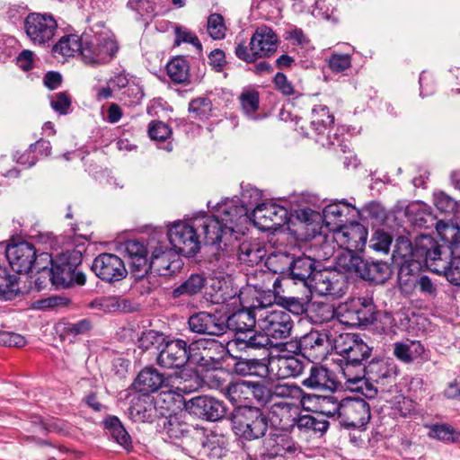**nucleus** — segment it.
<instances>
[{"label": "nucleus", "instance_id": "nucleus-27", "mask_svg": "<svg viewBox=\"0 0 460 460\" xmlns=\"http://www.w3.org/2000/svg\"><path fill=\"white\" fill-rule=\"evenodd\" d=\"M348 323L351 325H367L375 320V305L371 299L358 297L341 308Z\"/></svg>", "mask_w": 460, "mask_h": 460}, {"label": "nucleus", "instance_id": "nucleus-9", "mask_svg": "<svg viewBox=\"0 0 460 460\" xmlns=\"http://www.w3.org/2000/svg\"><path fill=\"white\" fill-rule=\"evenodd\" d=\"M170 244L183 256L193 257L200 249L201 235L197 233L195 217L190 222H177L167 232Z\"/></svg>", "mask_w": 460, "mask_h": 460}, {"label": "nucleus", "instance_id": "nucleus-13", "mask_svg": "<svg viewBox=\"0 0 460 460\" xmlns=\"http://www.w3.org/2000/svg\"><path fill=\"white\" fill-rule=\"evenodd\" d=\"M151 257L149 267L151 271L158 275L169 276L177 272L181 265V260L178 251L169 248L168 245L158 241L155 244H151Z\"/></svg>", "mask_w": 460, "mask_h": 460}, {"label": "nucleus", "instance_id": "nucleus-62", "mask_svg": "<svg viewBox=\"0 0 460 460\" xmlns=\"http://www.w3.org/2000/svg\"><path fill=\"white\" fill-rule=\"evenodd\" d=\"M143 95L141 87L137 84H132L121 93L119 101L125 105L134 106L141 102Z\"/></svg>", "mask_w": 460, "mask_h": 460}, {"label": "nucleus", "instance_id": "nucleus-58", "mask_svg": "<svg viewBox=\"0 0 460 460\" xmlns=\"http://www.w3.org/2000/svg\"><path fill=\"white\" fill-rule=\"evenodd\" d=\"M92 325L89 320L83 319L76 323H66L62 326L61 335L67 338H75L90 331Z\"/></svg>", "mask_w": 460, "mask_h": 460}, {"label": "nucleus", "instance_id": "nucleus-33", "mask_svg": "<svg viewBox=\"0 0 460 460\" xmlns=\"http://www.w3.org/2000/svg\"><path fill=\"white\" fill-rule=\"evenodd\" d=\"M410 265L402 264L398 272L399 283L402 288L408 285V282L419 288L420 292L426 296L434 297L437 295V286L432 282L430 278L426 275L420 277H414L410 274Z\"/></svg>", "mask_w": 460, "mask_h": 460}, {"label": "nucleus", "instance_id": "nucleus-50", "mask_svg": "<svg viewBox=\"0 0 460 460\" xmlns=\"http://www.w3.org/2000/svg\"><path fill=\"white\" fill-rule=\"evenodd\" d=\"M264 365L260 359H249L243 358H237L234 364V371L239 376H257L259 370L262 368Z\"/></svg>", "mask_w": 460, "mask_h": 460}, {"label": "nucleus", "instance_id": "nucleus-21", "mask_svg": "<svg viewBox=\"0 0 460 460\" xmlns=\"http://www.w3.org/2000/svg\"><path fill=\"white\" fill-rule=\"evenodd\" d=\"M263 456L269 458L278 456H295L301 453L300 445L294 440L290 434L277 430L270 432L263 439Z\"/></svg>", "mask_w": 460, "mask_h": 460}, {"label": "nucleus", "instance_id": "nucleus-32", "mask_svg": "<svg viewBox=\"0 0 460 460\" xmlns=\"http://www.w3.org/2000/svg\"><path fill=\"white\" fill-rule=\"evenodd\" d=\"M271 368H277L279 378H288L299 376L304 369L303 362L294 355L277 354L271 355L270 359Z\"/></svg>", "mask_w": 460, "mask_h": 460}, {"label": "nucleus", "instance_id": "nucleus-40", "mask_svg": "<svg viewBox=\"0 0 460 460\" xmlns=\"http://www.w3.org/2000/svg\"><path fill=\"white\" fill-rule=\"evenodd\" d=\"M202 454L211 459L222 458L226 453V440L223 437L209 433L201 439Z\"/></svg>", "mask_w": 460, "mask_h": 460}, {"label": "nucleus", "instance_id": "nucleus-63", "mask_svg": "<svg viewBox=\"0 0 460 460\" xmlns=\"http://www.w3.org/2000/svg\"><path fill=\"white\" fill-rule=\"evenodd\" d=\"M171 134L172 129L163 121L154 120L148 126V135L154 140L164 141Z\"/></svg>", "mask_w": 460, "mask_h": 460}, {"label": "nucleus", "instance_id": "nucleus-54", "mask_svg": "<svg viewBox=\"0 0 460 460\" xmlns=\"http://www.w3.org/2000/svg\"><path fill=\"white\" fill-rule=\"evenodd\" d=\"M276 299L277 305L294 314L299 315L305 311V302L303 298L279 295Z\"/></svg>", "mask_w": 460, "mask_h": 460}, {"label": "nucleus", "instance_id": "nucleus-52", "mask_svg": "<svg viewBox=\"0 0 460 460\" xmlns=\"http://www.w3.org/2000/svg\"><path fill=\"white\" fill-rule=\"evenodd\" d=\"M211 111V101L206 97L196 98L189 104V111L194 119H203L208 118Z\"/></svg>", "mask_w": 460, "mask_h": 460}, {"label": "nucleus", "instance_id": "nucleus-16", "mask_svg": "<svg viewBox=\"0 0 460 460\" xmlns=\"http://www.w3.org/2000/svg\"><path fill=\"white\" fill-rule=\"evenodd\" d=\"M348 270L361 279L382 284L391 276L390 265L383 261L365 260L359 256H350Z\"/></svg>", "mask_w": 460, "mask_h": 460}, {"label": "nucleus", "instance_id": "nucleus-60", "mask_svg": "<svg viewBox=\"0 0 460 460\" xmlns=\"http://www.w3.org/2000/svg\"><path fill=\"white\" fill-rule=\"evenodd\" d=\"M165 342L164 334L154 330L144 332L138 340L139 347L143 349H148L152 347L159 349Z\"/></svg>", "mask_w": 460, "mask_h": 460}, {"label": "nucleus", "instance_id": "nucleus-55", "mask_svg": "<svg viewBox=\"0 0 460 460\" xmlns=\"http://www.w3.org/2000/svg\"><path fill=\"white\" fill-rule=\"evenodd\" d=\"M251 402L254 399L261 406H265L272 399L271 390L261 382L250 381Z\"/></svg>", "mask_w": 460, "mask_h": 460}, {"label": "nucleus", "instance_id": "nucleus-48", "mask_svg": "<svg viewBox=\"0 0 460 460\" xmlns=\"http://www.w3.org/2000/svg\"><path fill=\"white\" fill-rule=\"evenodd\" d=\"M310 317L315 323H327L335 315L334 306L329 303L314 302L309 309Z\"/></svg>", "mask_w": 460, "mask_h": 460}, {"label": "nucleus", "instance_id": "nucleus-59", "mask_svg": "<svg viewBox=\"0 0 460 460\" xmlns=\"http://www.w3.org/2000/svg\"><path fill=\"white\" fill-rule=\"evenodd\" d=\"M240 102L243 112L248 117L254 119L253 115L259 108V93L256 91L243 92L240 95Z\"/></svg>", "mask_w": 460, "mask_h": 460}, {"label": "nucleus", "instance_id": "nucleus-8", "mask_svg": "<svg viewBox=\"0 0 460 460\" xmlns=\"http://www.w3.org/2000/svg\"><path fill=\"white\" fill-rule=\"evenodd\" d=\"M208 344L217 345V342L214 340H199L188 346L181 339L167 341L157 357V364L164 368H181L188 360L196 357L197 349H203L206 351Z\"/></svg>", "mask_w": 460, "mask_h": 460}, {"label": "nucleus", "instance_id": "nucleus-42", "mask_svg": "<svg viewBox=\"0 0 460 460\" xmlns=\"http://www.w3.org/2000/svg\"><path fill=\"white\" fill-rule=\"evenodd\" d=\"M83 47V34L79 37L75 34L63 36L53 48V53H58L65 57H73L75 53L81 55Z\"/></svg>", "mask_w": 460, "mask_h": 460}, {"label": "nucleus", "instance_id": "nucleus-6", "mask_svg": "<svg viewBox=\"0 0 460 460\" xmlns=\"http://www.w3.org/2000/svg\"><path fill=\"white\" fill-rule=\"evenodd\" d=\"M118 49L117 41L107 33H83L81 58L87 66H98L110 63Z\"/></svg>", "mask_w": 460, "mask_h": 460}, {"label": "nucleus", "instance_id": "nucleus-23", "mask_svg": "<svg viewBox=\"0 0 460 460\" xmlns=\"http://www.w3.org/2000/svg\"><path fill=\"white\" fill-rule=\"evenodd\" d=\"M334 337L330 332H320L318 331H312L304 335L300 339L303 356L312 361L323 359L330 347H333L332 339Z\"/></svg>", "mask_w": 460, "mask_h": 460}, {"label": "nucleus", "instance_id": "nucleus-31", "mask_svg": "<svg viewBox=\"0 0 460 460\" xmlns=\"http://www.w3.org/2000/svg\"><path fill=\"white\" fill-rule=\"evenodd\" d=\"M316 270L315 261L310 256H298L289 262L288 275L296 283L300 282L309 288Z\"/></svg>", "mask_w": 460, "mask_h": 460}, {"label": "nucleus", "instance_id": "nucleus-24", "mask_svg": "<svg viewBox=\"0 0 460 460\" xmlns=\"http://www.w3.org/2000/svg\"><path fill=\"white\" fill-rule=\"evenodd\" d=\"M190 331L202 335L220 336L226 333L224 316L219 314L201 311L193 314L188 320Z\"/></svg>", "mask_w": 460, "mask_h": 460}, {"label": "nucleus", "instance_id": "nucleus-30", "mask_svg": "<svg viewBox=\"0 0 460 460\" xmlns=\"http://www.w3.org/2000/svg\"><path fill=\"white\" fill-rule=\"evenodd\" d=\"M278 38L275 32L267 26L258 27L253 33L250 45L255 50L258 58L270 57L277 49Z\"/></svg>", "mask_w": 460, "mask_h": 460}, {"label": "nucleus", "instance_id": "nucleus-36", "mask_svg": "<svg viewBox=\"0 0 460 460\" xmlns=\"http://www.w3.org/2000/svg\"><path fill=\"white\" fill-rule=\"evenodd\" d=\"M393 354L400 361L409 364L419 358H423L425 348L419 341L395 342Z\"/></svg>", "mask_w": 460, "mask_h": 460}, {"label": "nucleus", "instance_id": "nucleus-25", "mask_svg": "<svg viewBox=\"0 0 460 460\" xmlns=\"http://www.w3.org/2000/svg\"><path fill=\"white\" fill-rule=\"evenodd\" d=\"M333 239L349 251L362 250L367 243V230L358 222H349L333 232Z\"/></svg>", "mask_w": 460, "mask_h": 460}, {"label": "nucleus", "instance_id": "nucleus-53", "mask_svg": "<svg viewBox=\"0 0 460 460\" xmlns=\"http://www.w3.org/2000/svg\"><path fill=\"white\" fill-rule=\"evenodd\" d=\"M328 382V371L323 367H312L310 375L303 381V385L309 388L326 386Z\"/></svg>", "mask_w": 460, "mask_h": 460}, {"label": "nucleus", "instance_id": "nucleus-11", "mask_svg": "<svg viewBox=\"0 0 460 460\" xmlns=\"http://www.w3.org/2000/svg\"><path fill=\"white\" fill-rule=\"evenodd\" d=\"M23 28L34 46L46 47L57 32L58 22L50 13H31L24 19Z\"/></svg>", "mask_w": 460, "mask_h": 460}, {"label": "nucleus", "instance_id": "nucleus-7", "mask_svg": "<svg viewBox=\"0 0 460 460\" xmlns=\"http://www.w3.org/2000/svg\"><path fill=\"white\" fill-rule=\"evenodd\" d=\"M5 254L13 270L20 274L40 272L47 270L50 262L49 252L37 254L35 247L27 242L8 246Z\"/></svg>", "mask_w": 460, "mask_h": 460}, {"label": "nucleus", "instance_id": "nucleus-10", "mask_svg": "<svg viewBox=\"0 0 460 460\" xmlns=\"http://www.w3.org/2000/svg\"><path fill=\"white\" fill-rule=\"evenodd\" d=\"M273 408L274 412L277 410L279 411L282 416L281 421H283L284 418L290 420V423L287 421L284 425L291 428L296 427L300 431L323 435L327 431L330 425L329 421L320 418L319 415L317 417L308 414L301 415L299 408L293 403L286 402H275Z\"/></svg>", "mask_w": 460, "mask_h": 460}, {"label": "nucleus", "instance_id": "nucleus-2", "mask_svg": "<svg viewBox=\"0 0 460 460\" xmlns=\"http://www.w3.org/2000/svg\"><path fill=\"white\" fill-rule=\"evenodd\" d=\"M332 343L336 353L341 358V376H351L355 371L361 373L364 364L371 356L372 348L358 334L349 332L335 335Z\"/></svg>", "mask_w": 460, "mask_h": 460}, {"label": "nucleus", "instance_id": "nucleus-29", "mask_svg": "<svg viewBox=\"0 0 460 460\" xmlns=\"http://www.w3.org/2000/svg\"><path fill=\"white\" fill-rule=\"evenodd\" d=\"M354 210V207L344 201L331 203L323 210V222L333 233L348 223V217Z\"/></svg>", "mask_w": 460, "mask_h": 460}, {"label": "nucleus", "instance_id": "nucleus-51", "mask_svg": "<svg viewBox=\"0 0 460 460\" xmlns=\"http://www.w3.org/2000/svg\"><path fill=\"white\" fill-rule=\"evenodd\" d=\"M207 31L213 40H222L226 37V27L220 13H211L208 17Z\"/></svg>", "mask_w": 460, "mask_h": 460}, {"label": "nucleus", "instance_id": "nucleus-64", "mask_svg": "<svg viewBox=\"0 0 460 460\" xmlns=\"http://www.w3.org/2000/svg\"><path fill=\"white\" fill-rule=\"evenodd\" d=\"M329 68L334 73H341L351 66V57L349 54L333 53L328 59Z\"/></svg>", "mask_w": 460, "mask_h": 460}, {"label": "nucleus", "instance_id": "nucleus-57", "mask_svg": "<svg viewBox=\"0 0 460 460\" xmlns=\"http://www.w3.org/2000/svg\"><path fill=\"white\" fill-rule=\"evenodd\" d=\"M429 436L443 441L459 442L460 432L449 425H435L429 432Z\"/></svg>", "mask_w": 460, "mask_h": 460}, {"label": "nucleus", "instance_id": "nucleus-18", "mask_svg": "<svg viewBox=\"0 0 460 460\" xmlns=\"http://www.w3.org/2000/svg\"><path fill=\"white\" fill-rule=\"evenodd\" d=\"M179 376L169 375L164 376L154 367H146L137 376L133 386L134 389L143 394L157 392L161 388H167V392H172L175 381Z\"/></svg>", "mask_w": 460, "mask_h": 460}, {"label": "nucleus", "instance_id": "nucleus-45", "mask_svg": "<svg viewBox=\"0 0 460 460\" xmlns=\"http://www.w3.org/2000/svg\"><path fill=\"white\" fill-rule=\"evenodd\" d=\"M266 254L264 249L257 243H243L239 245L238 260L247 265L258 264Z\"/></svg>", "mask_w": 460, "mask_h": 460}, {"label": "nucleus", "instance_id": "nucleus-5", "mask_svg": "<svg viewBox=\"0 0 460 460\" xmlns=\"http://www.w3.org/2000/svg\"><path fill=\"white\" fill-rule=\"evenodd\" d=\"M230 420L234 433L245 440L259 439L268 430V418L258 407H235Z\"/></svg>", "mask_w": 460, "mask_h": 460}, {"label": "nucleus", "instance_id": "nucleus-47", "mask_svg": "<svg viewBox=\"0 0 460 460\" xmlns=\"http://www.w3.org/2000/svg\"><path fill=\"white\" fill-rule=\"evenodd\" d=\"M189 64L183 58H175L167 65V74L175 83H184L189 78Z\"/></svg>", "mask_w": 460, "mask_h": 460}, {"label": "nucleus", "instance_id": "nucleus-17", "mask_svg": "<svg viewBox=\"0 0 460 460\" xmlns=\"http://www.w3.org/2000/svg\"><path fill=\"white\" fill-rule=\"evenodd\" d=\"M370 406L363 399L345 398L342 400L338 420L345 428H361L370 420Z\"/></svg>", "mask_w": 460, "mask_h": 460}, {"label": "nucleus", "instance_id": "nucleus-35", "mask_svg": "<svg viewBox=\"0 0 460 460\" xmlns=\"http://www.w3.org/2000/svg\"><path fill=\"white\" fill-rule=\"evenodd\" d=\"M259 314L255 313L251 307L249 310H239L227 318L224 316V323L226 326V332L230 330L234 333L239 332H244L245 330H251L254 328L257 323L256 317Z\"/></svg>", "mask_w": 460, "mask_h": 460}, {"label": "nucleus", "instance_id": "nucleus-37", "mask_svg": "<svg viewBox=\"0 0 460 460\" xmlns=\"http://www.w3.org/2000/svg\"><path fill=\"white\" fill-rule=\"evenodd\" d=\"M223 391L225 396L236 407L250 406L252 402L250 381L230 383Z\"/></svg>", "mask_w": 460, "mask_h": 460}, {"label": "nucleus", "instance_id": "nucleus-19", "mask_svg": "<svg viewBox=\"0 0 460 460\" xmlns=\"http://www.w3.org/2000/svg\"><path fill=\"white\" fill-rule=\"evenodd\" d=\"M309 288L320 296L337 298L345 293L346 281L336 270H318L312 278Z\"/></svg>", "mask_w": 460, "mask_h": 460}, {"label": "nucleus", "instance_id": "nucleus-3", "mask_svg": "<svg viewBox=\"0 0 460 460\" xmlns=\"http://www.w3.org/2000/svg\"><path fill=\"white\" fill-rule=\"evenodd\" d=\"M220 210L221 204H218L217 215L195 217V226L197 233L201 235V243L220 246V243H224V245L227 246L235 228L241 225L239 222L228 221L231 216L226 217Z\"/></svg>", "mask_w": 460, "mask_h": 460}, {"label": "nucleus", "instance_id": "nucleus-26", "mask_svg": "<svg viewBox=\"0 0 460 460\" xmlns=\"http://www.w3.org/2000/svg\"><path fill=\"white\" fill-rule=\"evenodd\" d=\"M272 345L273 341H270L261 329L255 330L254 328L235 333L227 343L229 351L270 349Z\"/></svg>", "mask_w": 460, "mask_h": 460}, {"label": "nucleus", "instance_id": "nucleus-38", "mask_svg": "<svg viewBox=\"0 0 460 460\" xmlns=\"http://www.w3.org/2000/svg\"><path fill=\"white\" fill-rule=\"evenodd\" d=\"M164 432L172 439H180L188 436L192 431L199 430L192 425L187 423L181 415H170L163 424Z\"/></svg>", "mask_w": 460, "mask_h": 460}, {"label": "nucleus", "instance_id": "nucleus-12", "mask_svg": "<svg viewBox=\"0 0 460 460\" xmlns=\"http://www.w3.org/2000/svg\"><path fill=\"white\" fill-rule=\"evenodd\" d=\"M257 324L270 341L289 337L293 328L290 314L282 310H272L260 314Z\"/></svg>", "mask_w": 460, "mask_h": 460}, {"label": "nucleus", "instance_id": "nucleus-56", "mask_svg": "<svg viewBox=\"0 0 460 460\" xmlns=\"http://www.w3.org/2000/svg\"><path fill=\"white\" fill-rule=\"evenodd\" d=\"M0 298L12 300L19 293V284L15 276L3 274V281L0 282Z\"/></svg>", "mask_w": 460, "mask_h": 460}, {"label": "nucleus", "instance_id": "nucleus-41", "mask_svg": "<svg viewBox=\"0 0 460 460\" xmlns=\"http://www.w3.org/2000/svg\"><path fill=\"white\" fill-rule=\"evenodd\" d=\"M103 424L112 438L124 448L131 447V438L118 417L110 415L104 419Z\"/></svg>", "mask_w": 460, "mask_h": 460}, {"label": "nucleus", "instance_id": "nucleus-39", "mask_svg": "<svg viewBox=\"0 0 460 460\" xmlns=\"http://www.w3.org/2000/svg\"><path fill=\"white\" fill-rule=\"evenodd\" d=\"M314 411L319 416L334 418L338 420L341 401L334 395H315L312 398Z\"/></svg>", "mask_w": 460, "mask_h": 460}, {"label": "nucleus", "instance_id": "nucleus-28", "mask_svg": "<svg viewBox=\"0 0 460 460\" xmlns=\"http://www.w3.org/2000/svg\"><path fill=\"white\" fill-rule=\"evenodd\" d=\"M364 371L369 380L376 385H385L394 382L397 376V367L393 362L384 359H376L364 364Z\"/></svg>", "mask_w": 460, "mask_h": 460}, {"label": "nucleus", "instance_id": "nucleus-46", "mask_svg": "<svg viewBox=\"0 0 460 460\" xmlns=\"http://www.w3.org/2000/svg\"><path fill=\"white\" fill-rule=\"evenodd\" d=\"M206 283V279L199 274L191 275L181 285L172 291L173 297L181 296H193L201 291Z\"/></svg>", "mask_w": 460, "mask_h": 460}, {"label": "nucleus", "instance_id": "nucleus-4", "mask_svg": "<svg viewBox=\"0 0 460 460\" xmlns=\"http://www.w3.org/2000/svg\"><path fill=\"white\" fill-rule=\"evenodd\" d=\"M82 263V253L72 250L62 252L55 260L50 258L49 278L57 288H69L75 284L84 285L86 277L78 267Z\"/></svg>", "mask_w": 460, "mask_h": 460}, {"label": "nucleus", "instance_id": "nucleus-1", "mask_svg": "<svg viewBox=\"0 0 460 460\" xmlns=\"http://www.w3.org/2000/svg\"><path fill=\"white\" fill-rule=\"evenodd\" d=\"M447 248L442 247L429 235H420L411 248V261L417 262L418 269L422 263L438 275H443L448 282L460 286V256L447 261Z\"/></svg>", "mask_w": 460, "mask_h": 460}, {"label": "nucleus", "instance_id": "nucleus-34", "mask_svg": "<svg viewBox=\"0 0 460 460\" xmlns=\"http://www.w3.org/2000/svg\"><path fill=\"white\" fill-rule=\"evenodd\" d=\"M365 369H361V373H358L355 371L351 373V376H342L344 379V384L347 389L361 393L363 395L368 398H373L376 395L378 387L374 381H371L367 378V374L364 371Z\"/></svg>", "mask_w": 460, "mask_h": 460}, {"label": "nucleus", "instance_id": "nucleus-15", "mask_svg": "<svg viewBox=\"0 0 460 460\" xmlns=\"http://www.w3.org/2000/svg\"><path fill=\"white\" fill-rule=\"evenodd\" d=\"M261 192L255 187H246L243 190L241 195V205L238 206L234 200H227L221 204V212L225 216H231V222H239L243 224L248 221L249 215L253 209V206L260 204Z\"/></svg>", "mask_w": 460, "mask_h": 460}, {"label": "nucleus", "instance_id": "nucleus-61", "mask_svg": "<svg viewBox=\"0 0 460 460\" xmlns=\"http://www.w3.org/2000/svg\"><path fill=\"white\" fill-rule=\"evenodd\" d=\"M127 6L141 17L155 16V4L151 0H128Z\"/></svg>", "mask_w": 460, "mask_h": 460}, {"label": "nucleus", "instance_id": "nucleus-44", "mask_svg": "<svg viewBox=\"0 0 460 460\" xmlns=\"http://www.w3.org/2000/svg\"><path fill=\"white\" fill-rule=\"evenodd\" d=\"M334 122V117L326 105H315L311 113L312 128L319 134L323 133Z\"/></svg>", "mask_w": 460, "mask_h": 460}, {"label": "nucleus", "instance_id": "nucleus-43", "mask_svg": "<svg viewBox=\"0 0 460 460\" xmlns=\"http://www.w3.org/2000/svg\"><path fill=\"white\" fill-rule=\"evenodd\" d=\"M129 416L135 421L152 422L155 418V407L150 400L137 399L129 407Z\"/></svg>", "mask_w": 460, "mask_h": 460}, {"label": "nucleus", "instance_id": "nucleus-20", "mask_svg": "<svg viewBox=\"0 0 460 460\" xmlns=\"http://www.w3.org/2000/svg\"><path fill=\"white\" fill-rule=\"evenodd\" d=\"M96 277L107 283L120 281L128 275L124 261L116 254L101 253L92 264Z\"/></svg>", "mask_w": 460, "mask_h": 460}, {"label": "nucleus", "instance_id": "nucleus-14", "mask_svg": "<svg viewBox=\"0 0 460 460\" xmlns=\"http://www.w3.org/2000/svg\"><path fill=\"white\" fill-rule=\"evenodd\" d=\"M248 220L261 230L277 229L288 220V211L276 203H261L252 210Z\"/></svg>", "mask_w": 460, "mask_h": 460}, {"label": "nucleus", "instance_id": "nucleus-49", "mask_svg": "<svg viewBox=\"0 0 460 460\" xmlns=\"http://www.w3.org/2000/svg\"><path fill=\"white\" fill-rule=\"evenodd\" d=\"M280 285V280L279 279H276V280L273 283V288L274 291H267L260 294L259 296L256 297L255 301L250 305V307L257 313V314H261V311L272 304H277V296H279L280 294L278 291V288Z\"/></svg>", "mask_w": 460, "mask_h": 460}, {"label": "nucleus", "instance_id": "nucleus-22", "mask_svg": "<svg viewBox=\"0 0 460 460\" xmlns=\"http://www.w3.org/2000/svg\"><path fill=\"white\" fill-rule=\"evenodd\" d=\"M185 408L190 414L209 421L221 420L226 412L223 402L207 395L191 398L185 403Z\"/></svg>", "mask_w": 460, "mask_h": 460}]
</instances>
